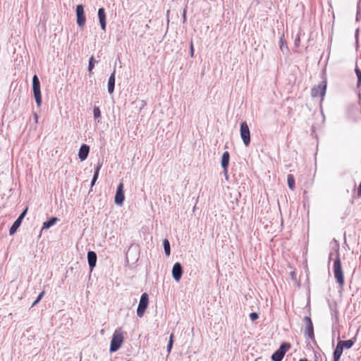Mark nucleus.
<instances>
[{
  "label": "nucleus",
  "instance_id": "obj_1",
  "mask_svg": "<svg viewBox=\"0 0 361 361\" xmlns=\"http://www.w3.org/2000/svg\"><path fill=\"white\" fill-rule=\"evenodd\" d=\"M124 334L125 333L121 328L115 330L111 341V352H116L121 347L124 341Z\"/></svg>",
  "mask_w": 361,
  "mask_h": 361
},
{
  "label": "nucleus",
  "instance_id": "obj_2",
  "mask_svg": "<svg viewBox=\"0 0 361 361\" xmlns=\"http://www.w3.org/2000/svg\"><path fill=\"white\" fill-rule=\"evenodd\" d=\"M333 269L334 277L337 283L339 284L340 286H343L345 280L343 276V271L341 267V261L338 253L337 254V257L334 260Z\"/></svg>",
  "mask_w": 361,
  "mask_h": 361
},
{
  "label": "nucleus",
  "instance_id": "obj_3",
  "mask_svg": "<svg viewBox=\"0 0 361 361\" xmlns=\"http://www.w3.org/2000/svg\"><path fill=\"white\" fill-rule=\"evenodd\" d=\"M32 89L35 102L37 106H40L42 104L40 82L37 75H35L32 78Z\"/></svg>",
  "mask_w": 361,
  "mask_h": 361
},
{
  "label": "nucleus",
  "instance_id": "obj_4",
  "mask_svg": "<svg viewBox=\"0 0 361 361\" xmlns=\"http://www.w3.org/2000/svg\"><path fill=\"white\" fill-rule=\"evenodd\" d=\"M291 345L289 343H283L280 348L271 355L273 361H281L285 354L290 349Z\"/></svg>",
  "mask_w": 361,
  "mask_h": 361
},
{
  "label": "nucleus",
  "instance_id": "obj_5",
  "mask_svg": "<svg viewBox=\"0 0 361 361\" xmlns=\"http://www.w3.org/2000/svg\"><path fill=\"white\" fill-rule=\"evenodd\" d=\"M149 303V295L144 293L142 294L140 302L137 309V314L139 317H142Z\"/></svg>",
  "mask_w": 361,
  "mask_h": 361
},
{
  "label": "nucleus",
  "instance_id": "obj_6",
  "mask_svg": "<svg viewBox=\"0 0 361 361\" xmlns=\"http://www.w3.org/2000/svg\"><path fill=\"white\" fill-rule=\"evenodd\" d=\"M240 132L244 145L248 146L250 143V131L245 121L241 123Z\"/></svg>",
  "mask_w": 361,
  "mask_h": 361
},
{
  "label": "nucleus",
  "instance_id": "obj_7",
  "mask_svg": "<svg viewBox=\"0 0 361 361\" xmlns=\"http://www.w3.org/2000/svg\"><path fill=\"white\" fill-rule=\"evenodd\" d=\"M326 82H322L317 86L314 87L311 90V95L313 97H323L326 93Z\"/></svg>",
  "mask_w": 361,
  "mask_h": 361
},
{
  "label": "nucleus",
  "instance_id": "obj_8",
  "mask_svg": "<svg viewBox=\"0 0 361 361\" xmlns=\"http://www.w3.org/2000/svg\"><path fill=\"white\" fill-rule=\"evenodd\" d=\"M77 23L80 27H83L86 18L84 12V7L82 4H79L76 7Z\"/></svg>",
  "mask_w": 361,
  "mask_h": 361
},
{
  "label": "nucleus",
  "instance_id": "obj_9",
  "mask_svg": "<svg viewBox=\"0 0 361 361\" xmlns=\"http://www.w3.org/2000/svg\"><path fill=\"white\" fill-rule=\"evenodd\" d=\"M123 188H124L123 183H120V184L118 185V186L117 188L116 195H115V199H114L115 203L116 204L121 205L123 203V201L125 200Z\"/></svg>",
  "mask_w": 361,
  "mask_h": 361
},
{
  "label": "nucleus",
  "instance_id": "obj_10",
  "mask_svg": "<svg viewBox=\"0 0 361 361\" xmlns=\"http://www.w3.org/2000/svg\"><path fill=\"white\" fill-rule=\"evenodd\" d=\"M183 274L182 267L180 263H176L172 269V276L176 281H179Z\"/></svg>",
  "mask_w": 361,
  "mask_h": 361
},
{
  "label": "nucleus",
  "instance_id": "obj_11",
  "mask_svg": "<svg viewBox=\"0 0 361 361\" xmlns=\"http://www.w3.org/2000/svg\"><path fill=\"white\" fill-rule=\"evenodd\" d=\"M304 322L306 324L305 333L308 336L309 338H314V328L312 320L310 317H305L304 319Z\"/></svg>",
  "mask_w": 361,
  "mask_h": 361
},
{
  "label": "nucleus",
  "instance_id": "obj_12",
  "mask_svg": "<svg viewBox=\"0 0 361 361\" xmlns=\"http://www.w3.org/2000/svg\"><path fill=\"white\" fill-rule=\"evenodd\" d=\"M98 17L102 29L106 30V13L105 10L101 8L98 11Z\"/></svg>",
  "mask_w": 361,
  "mask_h": 361
},
{
  "label": "nucleus",
  "instance_id": "obj_13",
  "mask_svg": "<svg viewBox=\"0 0 361 361\" xmlns=\"http://www.w3.org/2000/svg\"><path fill=\"white\" fill-rule=\"evenodd\" d=\"M90 151V147L87 145H82L79 150L78 156L81 161L87 159Z\"/></svg>",
  "mask_w": 361,
  "mask_h": 361
},
{
  "label": "nucleus",
  "instance_id": "obj_14",
  "mask_svg": "<svg viewBox=\"0 0 361 361\" xmlns=\"http://www.w3.org/2000/svg\"><path fill=\"white\" fill-rule=\"evenodd\" d=\"M87 260L88 264L91 269H92L96 266L97 262V255L93 251H89L87 252Z\"/></svg>",
  "mask_w": 361,
  "mask_h": 361
},
{
  "label": "nucleus",
  "instance_id": "obj_15",
  "mask_svg": "<svg viewBox=\"0 0 361 361\" xmlns=\"http://www.w3.org/2000/svg\"><path fill=\"white\" fill-rule=\"evenodd\" d=\"M230 154L228 152H224L221 157V166L225 171H227L228 166L229 164Z\"/></svg>",
  "mask_w": 361,
  "mask_h": 361
},
{
  "label": "nucleus",
  "instance_id": "obj_16",
  "mask_svg": "<svg viewBox=\"0 0 361 361\" xmlns=\"http://www.w3.org/2000/svg\"><path fill=\"white\" fill-rule=\"evenodd\" d=\"M355 341H356V338L354 337L352 339H349L347 341H338V344L341 345L343 349L344 348L348 349V348H350L353 345V344Z\"/></svg>",
  "mask_w": 361,
  "mask_h": 361
},
{
  "label": "nucleus",
  "instance_id": "obj_17",
  "mask_svg": "<svg viewBox=\"0 0 361 361\" xmlns=\"http://www.w3.org/2000/svg\"><path fill=\"white\" fill-rule=\"evenodd\" d=\"M115 71L110 75L108 80V91L110 94L114 92V85H115Z\"/></svg>",
  "mask_w": 361,
  "mask_h": 361
},
{
  "label": "nucleus",
  "instance_id": "obj_18",
  "mask_svg": "<svg viewBox=\"0 0 361 361\" xmlns=\"http://www.w3.org/2000/svg\"><path fill=\"white\" fill-rule=\"evenodd\" d=\"M343 349L341 345L337 344L336 348L334 353V361H338L343 353Z\"/></svg>",
  "mask_w": 361,
  "mask_h": 361
},
{
  "label": "nucleus",
  "instance_id": "obj_19",
  "mask_svg": "<svg viewBox=\"0 0 361 361\" xmlns=\"http://www.w3.org/2000/svg\"><path fill=\"white\" fill-rule=\"evenodd\" d=\"M58 221V219L56 217H52L49 221H45L43 224V228L47 229L52 226L56 224V222Z\"/></svg>",
  "mask_w": 361,
  "mask_h": 361
},
{
  "label": "nucleus",
  "instance_id": "obj_20",
  "mask_svg": "<svg viewBox=\"0 0 361 361\" xmlns=\"http://www.w3.org/2000/svg\"><path fill=\"white\" fill-rule=\"evenodd\" d=\"M101 168H102V164H98L97 165V166L95 167L94 174L92 183H91V186L92 187L94 185L96 180L98 178L99 173V171H100Z\"/></svg>",
  "mask_w": 361,
  "mask_h": 361
},
{
  "label": "nucleus",
  "instance_id": "obj_21",
  "mask_svg": "<svg viewBox=\"0 0 361 361\" xmlns=\"http://www.w3.org/2000/svg\"><path fill=\"white\" fill-rule=\"evenodd\" d=\"M287 181L289 188L291 190L295 189V178L292 174H288L287 176Z\"/></svg>",
  "mask_w": 361,
  "mask_h": 361
},
{
  "label": "nucleus",
  "instance_id": "obj_22",
  "mask_svg": "<svg viewBox=\"0 0 361 361\" xmlns=\"http://www.w3.org/2000/svg\"><path fill=\"white\" fill-rule=\"evenodd\" d=\"M164 248L166 256H169L171 254L170 243L167 239L163 240Z\"/></svg>",
  "mask_w": 361,
  "mask_h": 361
},
{
  "label": "nucleus",
  "instance_id": "obj_23",
  "mask_svg": "<svg viewBox=\"0 0 361 361\" xmlns=\"http://www.w3.org/2000/svg\"><path fill=\"white\" fill-rule=\"evenodd\" d=\"M20 226V224L18 223V221H15V222L13 224V225L10 228V230H9L10 235H13L16 231V230L18 228V227Z\"/></svg>",
  "mask_w": 361,
  "mask_h": 361
},
{
  "label": "nucleus",
  "instance_id": "obj_24",
  "mask_svg": "<svg viewBox=\"0 0 361 361\" xmlns=\"http://www.w3.org/2000/svg\"><path fill=\"white\" fill-rule=\"evenodd\" d=\"M355 72L357 78V87H359L361 84V71L358 67H356L355 69Z\"/></svg>",
  "mask_w": 361,
  "mask_h": 361
},
{
  "label": "nucleus",
  "instance_id": "obj_25",
  "mask_svg": "<svg viewBox=\"0 0 361 361\" xmlns=\"http://www.w3.org/2000/svg\"><path fill=\"white\" fill-rule=\"evenodd\" d=\"M94 117L95 118H99L101 116V111L99 107L96 106L93 110Z\"/></svg>",
  "mask_w": 361,
  "mask_h": 361
},
{
  "label": "nucleus",
  "instance_id": "obj_26",
  "mask_svg": "<svg viewBox=\"0 0 361 361\" xmlns=\"http://www.w3.org/2000/svg\"><path fill=\"white\" fill-rule=\"evenodd\" d=\"M173 337V334H171V336H170V338H169V341L168 345H167V350H168L169 352H170L171 348H172Z\"/></svg>",
  "mask_w": 361,
  "mask_h": 361
},
{
  "label": "nucleus",
  "instance_id": "obj_27",
  "mask_svg": "<svg viewBox=\"0 0 361 361\" xmlns=\"http://www.w3.org/2000/svg\"><path fill=\"white\" fill-rule=\"evenodd\" d=\"M93 68H94L93 57H91L90 59L89 66H88L89 71L91 72L92 71Z\"/></svg>",
  "mask_w": 361,
  "mask_h": 361
},
{
  "label": "nucleus",
  "instance_id": "obj_28",
  "mask_svg": "<svg viewBox=\"0 0 361 361\" xmlns=\"http://www.w3.org/2000/svg\"><path fill=\"white\" fill-rule=\"evenodd\" d=\"M258 317H258V314H257V313H256V312H252V313H250V319H251V320H252V321L256 320L257 319H258Z\"/></svg>",
  "mask_w": 361,
  "mask_h": 361
},
{
  "label": "nucleus",
  "instance_id": "obj_29",
  "mask_svg": "<svg viewBox=\"0 0 361 361\" xmlns=\"http://www.w3.org/2000/svg\"><path fill=\"white\" fill-rule=\"evenodd\" d=\"M194 56V47H193V42L191 41L190 42V56L193 57Z\"/></svg>",
  "mask_w": 361,
  "mask_h": 361
},
{
  "label": "nucleus",
  "instance_id": "obj_30",
  "mask_svg": "<svg viewBox=\"0 0 361 361\" xmlns=\"http://www.w3.org/2000/svg\"><path fill=\"white\" fill-rule=\"evenodd\" d=\"M44 294H45V291L44 290L42 291L39 293V295H38V297L37 298V299L40 301L42 300V298H43V296L44 295Z\"/></svg>",
  "mask_w": 361,
  "mask_h": 361
},
{
  "label": "nucleus",
  "instance_id": "obj_31",
  "mask_svg": "<svg viewBox=\"0 0 361 361\" xmlns=\"http://www.w3.org/2000/svg\"><path fill=\"white\" fill-rule=\"evenodd\" d=\"M27 209H27V208H25V210L21 213V214L20 215V217H22V218H24V217H25V215H26V214H27Z\"/></svg>",
  "mask_w": 361,
  "mask_h": 361
},
{
  "label": "nucleus",
  "instance_id": "obj_32",
  "mask_svg": "<svg viewBox=\"0 0 361 361\" xmlns=\"http://www.w3.org/2000/svg\"><path fill=\"white\" fill-rule=\"evenodd\" d=\"M23 218L20 217V216H18V218L16 220V221H18V223L20 224H21V222L23 221Z\"/></svg>",
  "mask_w": 361,
  "mask_h": 361
},
{
  "label": "nucleus",
  "instance_id": "obj_33",
  "mask_svg": "<svg viewBox=\"0 0 361 361\" xmlns=\"http://www.w3.org/2000/svg\"><path fill=\"white\" fill-rule=\"evenodd\" d=\"M39 302V300H38L37 299H36L33 303L32 304V307H34L35 306L38 302Z\"/></svg>",
  "mask_w": 361,
  "mask_h": 361
},
{
  "label": "nucleus",
  "instance_id": "obj_34",
  "mask_svg": "<svg viewBox=\"0 0 361 361\" xmlns=\"http://www.w3.org/2000/svg\"><path fill=\"white\" fill-rule=\"evenodd\" d=\"M299 361H307V359H300Z\"/></svg>",
  "mask_w": 361,
  "mask_h": 361
}]
</instances>
